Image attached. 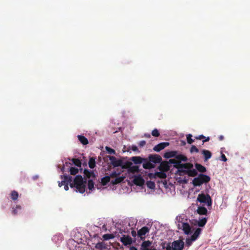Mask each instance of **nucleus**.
Segmentation results:
<instances>
[{"label": "nucleus", "instance_id": "12", "mask_svg": "<svg viewBox=\"0 0 250 250\" xmlns=\"http://www.w3.org/2000/svg\"><path fill=\"white\" fill-rule=\"evenodd\" d=\"M143 167L145 169H150L154 168L155 167V165L149 160H147V159H144L143 162Z\"/></svg>", "mask_w": 250, "mask_h": 250}, {"label": "nucleus", "instance_id": "41", "mask_svg": "<svg viewBox=\"0 0 250 250\" xmlns=\"http://www.w3.org/2000/svg\"><path fill=\"white\" fill-rule=\"evenodd\" d=\"M146 144V142L145 141H141L139 142V146H140V147H143Z\"/></svg>", "mask_w": 250, "mask_h": 250}, {"label": "nucleus", "instance_id": "35", "mask_svg": "<svg viewBox=\"0 0 250 250\" xmlns=\"http://www.w3.org/2000/svg\"><path fill=\"white\" fill-rule=\"evenodd\" d=\"M124 179V177H118V178H116L114 181L113 182L114 184H118V183H119L121 182H122Z\"/></svg>", "mask_w": 250, "mask_h": 250}, {"label": "nucleus", "instance_id": "48", "mask_svg": "<svg viewBox=\"0 0 250 250\" xmlns=\"http://www.w3.org/2000/svg\"><path fill=\"white\" fill-rule=\"evenodd\" d=\"M119 173H117L116 172H113L111 174V176H115V177H116L118 175H119Z\"/></svg>", "mask_w": 250, "mask_h": 250}, {"label": "nucleus", "instance_id": "9", "mask_svg": "<svg viewBox=\"0 0 250 250\" xmlns=\"http://www.w3.org/2000/svg\"><path fill=\"white\" fill-rule=\"evenodd\" d=\"M168 145L169 143L168 142L161 143L158 144L157 145L155 146L153 148V150L155 151L159 152L161 150L165 148L166 146H168Z\"/></svg>", "mask_w": 250, "mask_h": 250}, {"label": "nucleus", "instance_id": "29", "mask_svg": "<svg viewBox=\"0 0 250 250\" xmlns=\"http://www.w3.org/2000/svg\"><path fill=\"white\" fill-rule=\"evenodd\" d=\"M176 152L175 151H171L170 152H167L165 153V157L166 158H168L170 157H172L175 156Z\"/></svg>", "mask_w": 250, "mask_h": 250}, {"label": "nucleus", "instance_id": "11", "mask_svg": "<svg viewBox=\"0 0 250 250\" xmlns=\"http://www.w3.org/2000/svg\"><path fill=\"white\" fill-rule=\"evenodd\" d=\"M149 229L147 227H144L138 231L137 235L141 239H143L144 236H145L146 233L148 232Z\"/></svg>", "mask_w": 250, "mask_h": 250}, {"label": "nucleus", "instance_id": "7", "mask_svg": "<svg viewBox=\"0 0 250 250\" xmlns=\"http://www.w3.org/2000/svg\"><path fill=\"white\" fill-rule=\"evenodd\" d=\"M176 158L180 161L179 162H176L174 163V160H170V162L171 163L175 164L174 165L175 167H177L178 168L179 167V165L181 164V161H186L187 160V158L186 156H185L183 155L182 154H178L177 156H176Z\"/></svg>", "mask_w": 250, "mask_h": 250}, {"label": "nucleus", "instance_id": "1", "mask_svg": "<svg viewBox=\"0 0 250 250\" xmlns=\"http://www.w3.org/2000/svg\"><path fill=\"white\" fill-rule=\"evenodd\" d=\"M72 177L69 175H64L63 180L59 182V186L61 187L62 185H65L66 182L69 184L71 188H74V190L76 192L83 193L85 191L86 181H83V178L81 175H77L73 182Z\"/></svg>", "mask_w": 250, "mask_h": 250}, {"label": "nucleus", "instance_id": "8", "mask_svg": "<svg viewBox=\"0 0 250 250\" xmlns=\"http://www.w3.org/2000/svg\"><path fill=\"white\" fill-rule=\"evenodd\" d=\"M149 160L153 164L159 163L162 161V158L158 155H150Z\"/></svg>", "mask_w": 250, "mask_h": 250}, {"label": "nucleus", "instance_id": "45", "mask_svg": "<svg viewBox=\"0 0 250 250\" xmlns=\"http://www.w3.org/2000/svg\"><path fill=\"white\" fill-rule=\"evenodd\" d=\"M158 174L161 178H165L166 177V174L165 173H159Z\"/></svg>", "mask_w": 250, "mask_h": 250}, {"label": "nucleus", "instance_id": "24", "mask_svg": "<svg viewBox=\"0 0 250 250\" xmlns=\"http://www.w3.org/2000/svg\"><path fill=\"white\" fill-rule=\"evenodd\" d=\"M110 180L109 176H105L101 179V183L103 185H106Z\"/></svg>", "mask_w": 250, "mask_h": 250}, {"label": "nucleus", "instance_id": "14", "mask_svg": "<svg viewBox=\"0 0 250 250\" xmlns=\"http://www.w3.org/2000/svg\"><path fill=\"white\" fill-rule=\"evenodd\" d=\"M133 182L135 185L141 186L144 185L145 180L143 179L140 175H139L134 177Z\"/></svg>", "mask_w": 250, "mask_h": 250}, {"label": "nucleus", "instance_id": "20", "mask_svg": "<svg viewBox=\"0 0 250 250\" xmlns=\"http://www.w3.org/2000/svg\"><path fill=\"white\" fill-rule=\"evenodd\" d=\"M162 250H171V243L164 242L162 243L161 245Z\"/></svg>", "mask_w": 250, "mask_h": 250}, {"label": "nucleus", "instance_id": "27", "mask_svg": "<svg viewBox=\"0 0 250 250\" xmlns=\"http://www.w3.org/2000/svg\"><path fill=\"white\" fill-rule=\"evenodd\" d=\"M195 240H193V238L191 236L190 237L187 238L186 240V245L189 247L191 245L193 242L195 241Z\"/></svg>", "mask_w": 250, "mask_h": 250}, {"label": "nucleus", "instance_id": "30", "mask_svg": "<svg viewBox=\"0 0 250 250\" xmlns=\"http://www.w3.org/2000/svg\"><path fill=\"white\" fill-rule=\"evenodd\" d=\"M78 171H79V170L77 168H75V167H71L69 169L70 174L71 175H75L76 174H77L78 173Z\"/></svg>", "mask_w": 250, "mask_h": 250}, {"label": "nucleus", "instance_id": "42", "mask_svg": "<svg viewBox=\"0 0 250 250\" xmlns=\"http://www.w3.org/2000/svg\"><path fill=\"white\" fill-rule=\"evenodd\" d=\"M131 148L133 151H137L138 150L137 146L135 145H132L131 147Z\"/></svg>", "mask_w": 250, "mask_h": 250}, {"label": "nucleus", "instance_id": "18", "mask_svg": "<svg viewBox=\"0 0 250 250\" xmlns=\"http://www.w3.org/2000/svg\"><path fill=\"white\" fill-rule=\"evenodd\" d=\"M202 231V229L201 228H197L195 230L194 233L191 236V237L193 238V240H196L197 238L200 236V234L201 233V232Z\"/></svg>", "mask_w": 250, "mask_h": 250}, {"label": "nucleus", "instance_id": "53", "mask_svg": "<svg viewBox=\"0 0 250 250\" xmlns=\"http://www.w3.org/2000/svg\"><path fill=\"white\" fill-rule=\"evenodd\" d=\"M144 250H156V249H146Z\"/></svg>", "mask_w": 250, "mask_h": 250}, {"label": "nucleus", "instance_id": "15", "mask_svg": "<svg viewBox=\"0 0 250 250\" xmlns=\"http://www.w3.org/2000/svg\"><path fill=\"white\" fill-rule=\"evenodd\" d=\"M109 159L110 161L111 164L114 167H118L121 165L122 161L120 160H117L114 156H109Z\"/></svg>", "mask_w": 250, "mask_h": 250}, {"label": "nucleus", "instance_id": "26", "mask_svg": "<svg viewBox=\"0 0 250 250\" xmlns=\"http://www.w3.org/2000/svg\"><path fill=\"white\" fill-rule=\"evenodd\" d=\"M89 167L91 168H93L95 166V159L93 158H90L88 162Z\"/></svg>", "mask_w": 250, "mask_h": 250}, {"label": "nucleus", "instance_id": "4", "mask_svg": "<svg viewBox=\"0 0 250 250\" xmlns=\"http://www.w3.org/2000/svg\"><path fill=\"white\" fill-rule=\"evenodd\" d=\"M210 180L209 176L203 174H200L198 177L194 178L192 181L194 186H200L204 183H207Z\"/></svg>", "mask_w": 250, "mask_h": 250}, {"label": "nucleus", "instance_id": "28", "mask_svg": "<svg viewBox=\"0 0 250 250\" xmlns=\"http://www.w3.org/2000/svg\"><path fill=\"white\" fill-rule=\"evenodd\" d=\"M18 196H19V194L17 191H16L15 190L12 191V192L11 193V198L12 199V200H17L18 198Z\"/></svg>", "mask_w": 250, "mask_h": 250}, {"label": "nucleus", "instance_id": "6", "mask_svg": "<svg viewBox=\"0 0 250 250\" xmlns=\"http://www.w3.org/2000/svg\"><path fill=\"white\" fill-rule=\"evenodd\" d=\"M184 246V243L181 240L174 241L171 244V250H182Z\"/></svg>", "mask_w": 250, "mask_h": 250}, {"label": "nucleus", "instance_id": "3", "mask_svg": "<svg viewBox=\"0 0 250 250\" xmlns=\"http://www.w3.org/2000/svg\"><path fill=\"white\" fill-rule=\"evenodd\" d=\"M175 223L178 229L184 231L185 234H189L191 232V227L187 222V218L185 215L181 214L177 216L175 219Z\"/></svg>", "mask_w": 250, "mask_h": 250}, {"label": "nucleus", "instance_id": "38", "mask_svg": "<svg viewBox=\"0 0 250 250\" xmlns=\"http://www.w3.org/2000/svg\"><path fill=\"white\" fill-rule=\"evenodd\" d=\"M190 151L191 153H193L194 152L198 153V152H199V150L195 146H192L190 148Z\"/></svg>", "mask_w": 250, "mask_h": 250}, {"label": "nucleus", "instance_id": "10", "mask_svg": "<svg viewBox=\"0 0 250 250\" xmlns=\"http://www.w3.org/2000/svg\"><path fill=\"white\" fill-rule=\"evenodd\" d=\"M83 181H86L85 186L87 185L88 189L89 190L88 193H91L93 189H94V182L93 180L91 179H87V178H83Z\"/></svg>", "mask_w": 250, "mask_h": 250}, {"label": "nucleus", "instance_id": "16", "mask_svg": "<svg viewBox=\"0 0 250 250\" xmlns=\"http://www.w3.org/2000/svg\"><path fill=\"white\" fill-rule=\"evenodd\" d=\"M202 154L204 157V161H207L211 157V153L208 150L203 149L202 150Z\"/></svg>", "mask_w": 250, "mask_h": 250}, {"label": "nucleus", "instance_id": "44", "mask_svg": "<svg viewBox=\"0 0 250 250\" xmlns=\"http://www.w3.org/2000/svg\"><path fill=\"white\" fill-rule=\"evenodd\" d=\"M68 184H67V182H66L65 185H64V188L65 190H66V191L68 190L69 189Z\"/></svg>", "mask_w": 250, "mask_h": 250}, {"label": "nucleus", "instance_id": "22", "mask_svg": "<svg viewBox=\"0 0 250 250\" xmlns=\"http://www.w3.org/2000/svg\"><path fill=\"white\" fill-rule=\"evenodd\" d=\"M78 138L80 142L83 145H85L88 143V140L83 136L78 135Z\"/></svg>", "mask_w": 250, "mask_h": 250}, {"label": "nucleus", "instance_id": "43", "mask_svg": "<svg viewBox=\"0 0 250 250\" xmlns=\"http://www.w3.org/2000/svg\"><path fill=\"white\" fill-rule=\"evenodd\" d=\"M222 160L224 162L227 161V159L224 154H222L221 155Z\"/></svg>", "mask_w": 250, "mask_h": 250}, {"label": "nucleus", "instance_id": "23", "mask_svg": "<svg viewBox=\"0 0 250 250\" xmlns=\"http://www.w3.org/2000/svg\"><path fill=\"white\" fill-rule=\"evenodd\" d=\"M95 247L99 250H103L105 249V244L103 242H98L96 244Z\"/></svg>", "mask_w": 250, "mask_h": 250}, {"label": "nucleus", "instance_id": "21", "mask_svg": "<svg viewBox=\"0 0 250 250\" xmlns=\"http://www.w3.org/2000/svg\"><path fill=\"white\" fill-rule=\"evenodd\" d=\"M197 212L200 215H205L207 213V209L203 207H199L197 210Z\"/></svg>", "mask_w": 250, "mask_h": 250}, {"label": "nucleus", "instance_id": "25", "mask_svg": "<svg viewBox=\"0 0 250 250\" xmlns=\"http://www.w3.org/2000/svg\"><path fill=\"white\" fill-rule=\"evenodd\" d=\"M114 235L113 234H105L103 235V238L104 240H108L110 239H113L114 238Z\"/></svg>", "mask_w": 250, "mask_h": 250}, {"label": "nucleus", "instance_id": "56", "mask_svg": "<svg viewBox=\"0 0 250 250\" xmlns=\"http://www.w3.org/2000/svg\"><path fill=\"white\" fill-rule=\"evenodd\" d=\"M63 169H64V167H62V170H63Z\"/></svg>", "mask_w": 250, "mask_h": 250}, {"label": "nucleus", "instance_id": "49", "mask_svg": "<svg viewBox=\"0 0 250 250\" xmlns=\"http://www.w3.org/2000/svg\"><path fill=\"white\" fill-rule=\"evenodd\" d=\"M131 234H132V235L133 236H134V237L136 236V231H134V230H132V231H131Z\"/></svg>", "mask_w": 250, "mask_h": 250}, {"label": "nucleus", "instance_id": "19", "mask_svg": "<svg viewBox=\"0 0 250 250\" xmlns=\"http://www.w3.org/2000/svg\"><path fill=\"white\" fill-rule=\"evenodd\" d=\"M207 221V219L206 217H199L198 220L197 221V224L199 227H204Z\"/></svg>", "mask_w": 250, "mask_h": 250}, {"label": "nucleus", "instance_id": "40", "mask_svg": "<svg viewBox=\"0 0 250 250\" xmlns=\"http://www.w3.org/2000/svg\"><path fill=\"white\" fill-rule=\"evenodd\" d=\"M84 173L88 178H89L91 177V175L93 176L94 174L93 172L90 173L86 170H84Z\"/></svg>", "mask_w": 250, "mask_h": 250}, {"label": "nucleus", "instance_id": "5", "mask_svg": "<svg viewBox=\"0 0 250 250\" xmlns=\"http://www.w3.org/2000/svg\"><path fill=\"white\" fill-rule=\"evenodd\" d=\"M197 200L207 206H210L211 205V199L210 196L208 194L203 193L199 194Z\"/></svg>", "mask_w": 250, "mask_h": 250}, {"label": "nucleus", "instance_id": "2", "mask_svg": "<svg viewBox=\"0 0 250 250\" xmlns=\"http://www.w3.org/2000/svg\"><path fill=\"white\" fill-rule=\"evenodd\" d=\"M195 167L194 168L193 164L190 163L180 164L178 167V171L187 174L189 176L194 177L197 174V170L201 172H204L206 171V167L199 164L195 165Z\"/></svg>", "mask_w": 250, "mask_h": 250}, {"label": "nucleus", "instance_id": "39", "mask_svg": "<svg viewBox=\"0 0 250 250\" xmlns=\"http://www.w3.org/2000/svg\"><path fill=\"white\" fill-rule=\"evenodd\" d=\"M152 135L153 136L158 137L159 136L160 134L158 130L157 129H155L152 131Z\"/></svg>", "mask_w": 250, "mask_h": 250}, {"label": "nucleus", "instance_id": "36", "mask_svg": "<svg viewBox=\"0 0 250 250\" xmlns=\"http://www.w3.org/2000/svg\"><path fill=\"white\" fill-rule=\"evenodd\" d=\"M147 186L149 188L151 189H153L155 187L154 183L151 181L148 182L147 183Z\"/></svg>", "mask_w": 250, "mask_h": 250}, {"label": "nucleus", "instance_id": "54", "mask_svg": "<svg viewBox=\"0 0 250 250\" xmlns=\"http://www.w3.org/2000/svg\"><path fill=\"white\" fill-rule=\"evenodd\" d=\"M146 136L147 137H150V135L148 134V135H146Z\"/></svg>", "mask_w": 250, "mask_h": 250}, {"label": "nucleus", "instance_id": "47", "mask_svg": "<svg viewBox=\"0 0 250 250\" xmlns=\"http://www.w3.org/2000/svg\"><path fill=\"white\" fill-rule=\"evenodd\" d=\"M205 138V137L203 135H200L198 137H196L197 139H201Z\"/></svg>", "mask_w": 250, "mask_h": 250}, {"label": "nucleus", "instance_id": "13", "mask_svg": "<svg viewBox=\"0 0 250 250\" xmlns=\"http://www.w3.org/2000/svg\"><path fill=\"white\" fill-rule=\"evenodd\" d=\"M120 241L125 246L130 245L132 243V238L128 236L124 235L120 238Z\"/></svg>", "mask_w": 250, "mask_h": 250}, {"label": "nucleus", "instance_id": "52", "mask_svg": "<svg viewBox=\"0 0 250 250\" xmlns=\"http://www.w3.org/2000/svg\"><path fill=\"white\" fill-rule=\"evenodd\" d=\"M223 139H224V137H223V136H222V135L220 136V137H219V140H221H221H222Z\"/></svg>", "mask_w": 250, "mask_h": 250}, {"label": "nucleus", "instance_id": "31", "mask_svg": "<svg viewBox=\"0 0 250 250\" xmlns=\"http://www.w3.org/2000/svg\"><path fill=\"white\" fill-rule=\"evenodd\" d=\"M73 163L78 167H81V162L78 159H73L72 160Z\"/></svg>", "mask_w": 250, "mask_h": 250}, {"label": "nucleus", "instance_id": "17", "mask_svg": "<svg viewBox=\"0 0 250 250\" xmlns=\"http://www.w3.org/2000/svg\"><path fill=\"white\" fill-rule=\"evenodd\" d=\"M130 160L135 164H140L143 163L144 159L140 156H133L131 157Z\"/></svg>", "mask_w": 250, "mask_h": 250}, {"label": "nucleus", "instance_id": "51", "mask_svg": "<svg viewBox=\"0 0 250 250\" xmlns=\"http://www.w3.org/2000/svg\"><path fill=\"white\" fill-rule=\"evenodd\" d=\"M130 250H137V249L133 246H132L130 248Z\"/></svg>", "mask_w": 250, "mask_h": 250}, {"label": "nucleus", "instance_id": "37", "mask_svg": "<svg viewBox=\"0 0 250 250\" xmlns=\"http://www.w3.org/2000/svg\"><path fill=\"white\" fill-rule=\"evenodd\" d=\"M21 207L20 206H17L16 208L14 209L13 210V214L14 215L17 214L18 213V210H21Z\"/></svg>", "mask_w": 250, "mask_h": 250}, {"label": "nucleus", "instance_id": "34", "mask_svg": "<svg viewBox=\"0 0 250 250\" xmlns=\"http://www.w3.org/2000/svg\"><path fill=\"white\" fill-rule=\"evenodd\" d=\"M105 149L107 151V152L110 154H115V151L113 149H112L109 147L106 146Z\"/></svg>", "mask_w": 250, "mask_h": 250}, {"label": "nucleus", "instance_id": "46", "mask_svg": "<svg viewBox=\"0 0 250 250\" xmlns=\"http://www.w3.org/2000/svg\"><path fill=\"white\" fill-rule=\"evenodd\" d=\"M132 171H137L138 170V167H130Z\"/></svg>", "mask_w": 250, "mask_h": 250}, {"label": "nucleus", "instance_id": "33", "mask_svg": "<svg viewBox=\"0 0 250 250\" xmlns=\"http://www.w3.org/2000/svg\"><path fill=\"white\" fill-rule=\"evenodd\" d=\"M192 136L190 134H189L187 136V142L189 144H191L194 142V140L192 139Z\"/></svg>", "mask_w": 250, "mask_h": 250}, {"label": "nucleus", "instance_id": "50", "mask_svg": "<svg viewBox=\"0 0 250 250\" xmlns=\"http://www.w3.org/2000/svg\"><path fill=\"white\" fill-rule=\"evenodd\" d=\"M209 140V138L208 137H207L205 140L203 141V143H204L208 141Z\"/></svg>", "mask_w": 250, "mask_h": 250}, {"label": "nucleus", "instance_id": "32", "mask_svg": "<svg viewBox=\"0 0 250 250\" xmlns=\"http://www.w3.org/2000/svg\"><path fill=\"white\" fill-rule=\"evenodd\" d=\"M151 244V243L149 241H146L143 242L142 247L146 249H148Z\"/></svg>", "mask_w": 250, "mask_h": 250}, {"label": "nucleus", "instance_id": "55", "mask_svg": "<svg viewBox=\"0 0 250 250\" xmlns=\"http://www.w3.org/2000/svg\"><path fill=\"white\" fill-rule=\"evenodd\" d=\"M37 177H38V176H36V177H34V179H36V178H37Z\"/></svg>", "mask_w": 250, "mask_h": 250}]
</instances>
